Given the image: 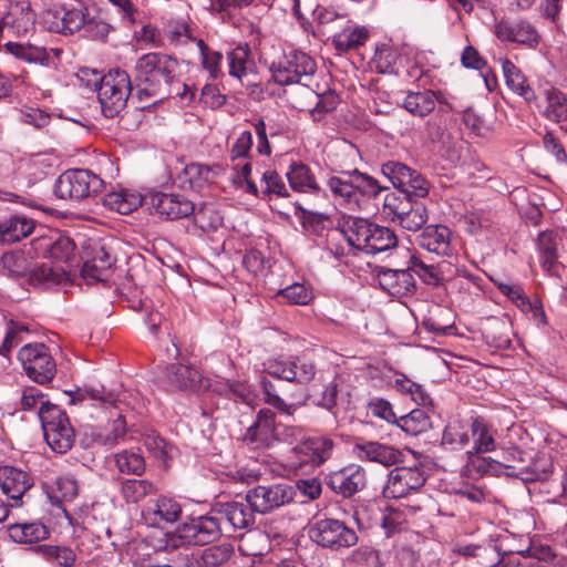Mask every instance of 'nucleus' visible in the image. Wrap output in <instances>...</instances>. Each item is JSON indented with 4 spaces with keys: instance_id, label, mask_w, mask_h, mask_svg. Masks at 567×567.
<instances>
[{
    "instance_id": "nucleus-45",
    "label": "nucleus",
    "mask_w": 567,
    "mask_h": 567,
    "mask_svg": "<svg viewBox=\"0 0 567 567\" xmlns=\"http://www.w3.org/2000/svg\"><path fill=\"white\" fill-rule=\"evenodd\" d=\"M34 549L53 567H73L75 565L76 554L70 547L38 545Z\"/></svg>"
},
{
    "instance_id": "nucleus-34",
    "label": "nucleus",
    "mask_w": 567,
    "mask_h": 567,
    "mask_svg": "<svg viewBox=\"0 0 567 567\" xmlns=\"http://www.w3.org/2000/svg\"><path fill=\"white\" fill-rule=\"evenodd\" d=\"M34 220L24 216H12L0 221V245L13 244L31 235Z\"/></svg>"
},
{
    "instance_id": "nucleus-30",
    "label": "nucleus",
    "mask_w": 567,
    "mask_h": 567,
    "mask_svg": "<svg viewBox=\"0 0 567 567\" xmlns=\"http://www.w3.org/2000/svg\"><path fill=\"white\" fill-rule=\"evenodd\" d=\"M70 280V270L63 266L44 262L30 270L29 281L33 286L52 288L65 285Z\"/></svg>"
},
{
    "instance_id": "nucleus-55",
    "label": "nucleus",
    "mask_w": 567,
    "mask_h": 567,
    "mask_svg": "<svg viewBox=\"0 0 567 567\" xmlns=\"http://www.w3.org/2000/svg\"><path fill=\"white\" fill-rule=\"evenodd\" d=\"M352 567H383L380 551L370 545H360L346 559Z\"/></svg>"
},
{
    "instance_id": "nucleus-2",
    "label": "nucleus",
    "mask_w": 567,
    "mask_h": 567,
    "mask_svg": "<svg viewBox=\"0 0 567 567\" xmlns=\"http://www.w3.org/2000/svg\"><path fill=\"white\" fill-rule=\"evenodd\" d=\"M278 442L293 445L289 451L290 465L293 467L319 466L332 455L334 443L324 436L307 437L305 429L297 425L278 424Z\"/></svg>"
},
{
    "instance_id": "nucleus-23",
    "label": "nucleus",
    "mask_w": 567,
    "mask_h": 567,
    "mask_svg": "<svg viewBox=\"0 0 567 567\" xmlns=\"http://www.w3.org/2000/svg\"><path fill=\"white\" fill-rule=\"evenodd\" d=\"M379 286L393 297H404L415 291V280L406 269H390L381 267L377 270Z\"/></svg>"
},
{
    "instance_id": "nucleus-50",
    "label": "nucleus",
    "mask_w": 567,
    "mask_h": 567,
    "mask_svg": "<svg viewBox=\"0 0 567 567\" xmlns=\"http://www.w3.org/2000/svg\"><path fill=\"white\" fill-rule=\"evenodd\" d=\"M396 245L398 238L392 229L374 224L369 238V246L365 247L363 252L377 255L395 248Z\"/></svg>"
},
{
    "instance_id": "nucleus-46",
    "label": "nucleus",
    "mask_w": 567,
    "mask_h": 567,
    "mask_svg": "<svg viewBox=\"0 0 567 567\" xmlns=\"http://www.w3.org/2000/svg\"><path fill=\"white\" fill-rule=\"evenodd\" d=\"M257 1L258 0H208L207 10L224 22H230L239 11L256 4Z\"/></svg>"
},
{
    "instance_id": "nucleus-6",
    "label": "nucleus",
    "mask_w": 567,
    "mask_h": 567,
    "mask_svg": "<svg viewBox=\"0 0 567 567\" xmlns=\"http://www.w3.org/2000/svg\"><path fill=\"white\" fill-rule=\"evenodd\" d=\"M327 185L336 199L351 206L358 205L359 195L375 197L383 189L375 178L357 168L329 177Z\"/></svg>"
},
{
    "instance_id": "nucleus-47",
    "label": "nucleus",
    "mask_w": 567,
    "mask_h": 567,
    "mask_svg": "<svg viewBox=\"0 0 567 567\" xmlns=\"http://www.w3.org/2000/svg\"><path fill=\"white\" fill-rule=\"evenodd\" d=\"M250 49L248 44L237 45L227 53L228 74L239 81L248 74L252 61L250 60Z\"/></svg>"
},
{
    "instance_id": "nucleus-36",
    "label": "nucleus",
    "mask_w": 567,
    "mask_h": 567,
    "mask_svg": "<svg viewBox=\"0 0 567 567\" xmlns=\"http://www.w3.org/2000/svg\"><path fill=\"white\" fill-rule=\"evenodd\" d=\"M9 537L18 544H34L50 536V529L41 522L17 523L8 527Z\"/></svg>"
},
{
    "instance_id": "nucleus-16",
    "label": "nucleus",
    "mask_w": 567,
    "mask_h": 567,
    "mask_svg": "<svg viewBox=\"0 0 567 567\" xmlns=\"http://www.w3.org/2000/svg\"><path fill=\"white\" fill-rule=\"evenodd\" d=\"M327 486L336 494L351 497L367 485V472L358 464H350L326 476Z\"/></svg>"
},
{
    "instance_id": "nucleus-27",
    "label": "nucleus",
    "mask_w": 567,
    "mask_h": 567,
    "mask_svg": "<svg viewBox=\"0 0 567 567\" xmlns=\"http://www.w3.org/2000/svg\"><path fill=\"white\" fill-rule=\"evenodd\" d=\"M451 230L444 225H429L417 236L421 248L439 256H451Z\"/></svg>"
},
{
    "instance_id": "nucleus-52",
    "label": "nucleus",
    "mask_w": 567,
    "mask_h": 567,
    "mask_svg": "<svg viewBox=\"0 0 567 567\" xmlns=\"http://www.w3.org/2000/svg\"><path fill=\"white\" fill-rule=\"evenodd\" d=\"M441 264H427L421 256L412 255L409 260L411 274L414 272L426 285L439 286L443 281Z\"/></svg>"
},
{
    "instance_id": "nucleus-8",
    "label": "nucleus",
    "mask_w": 567,
    "mask_h": 567,
    "mask_svg": "<svg viewBox=\"0 0 567 567\" xmlns=\"http://www.w3.org/2000/svg\"><path fill=\"white\" fill-rule=\"evenodd\" d=\"M103 179L89 169L75 168L62 173L54 184V194L61 199L80 202L100 193Z\"/></svg>"
},
{
    "instance_id": "nucleus-22",
    "label": "nucleus",
    "mask_w": 567,
    "mask_h": 567,
    "mask_svg": "<svg viewBox=\"0 0 567 567\" xmlns=\"http://www.w3.org/2000/svg\"><path fill=\"white\" fill-rule=\"evenodd\" d=\"M354 452L361 461L378 463L385 467L402 463L404 457L399 449L378 441L357 443Z\"/></svg>"
},
{
    "instance_id": "nucleus-41",
    "label": "nucleus",
    "mask_w": 567,
    "mask_h": 567,
    "mask_svg": "<svg viewBox=\"0 0 567 567\" xmlns=\"http://www.w3.org/2000/svg\"><path fill=\"white\" fill-rule=\"evenodd\" d=\"M126 434V422L122 415L112 422L110 429H90V441L85 443L86 446L97 444L102 446H114Z\"/></svg>"
},
{
    "instance_id": "nucleus-44",
    "label": "nucleus",
    "mask_w": 567,
    "mask_h": 567,
    "mask_svg": "<svg viewBox=\"0 0 567 567\" xmlns=\"http://www.w3.org/2000/svg\"><path fill=\"white\" fill-rule=\"evenodd\" d=\"M396 425L408 435H420L432 427L429 413L423 409H414L410 413L398 419Z\"/></svg>"
},
{
    "instance_id": "nucleus-59",
    "label": "nucleus",
    "mask_w": 567,
    "mask_h": 567,
    "mask_svg": "<svg viewBox=\"0 0 567 567\" xmlns=\"http://www.w3.org/2000/svg\"><path fill=\"white\" fill-rule=\"evenodd\" d=\"M259 383L267 404L286 415H292L296 412L297 405L286 403L285 400L278 395L276 385L270 380L262 377Z\"/></svg>"
},
{
    "instance_id": "nucleus-33",
    "label": "nucleus",
    "mask_w": 567,
    "mask_h": 567,
    "mask_svg": "<svg viewBox=\"0 0 567 567\" xmlns=\"http://www.w3.org/2000/svg\"><path fill=\"white\" fill-rule=\"evenodd\" d=\"M113 259L103 246L93 248V256L84 261L82 277L89 281H105L111 272Z\"/></svg>"
},
{
    "instance_id": "nucleus-35",
    "label": "nucleus",
    "mask_w": 567,
    "mask_h": 567,
    "mask_svg": "<svg viewBox=\"0 0 567 567\" xmlns=\"http://www.w3.org/2000/svg\"><path fill=\"white\" fill-rule=\"evenodd\" d=\"M286 176L296 192L318 194L321 189L310 167L302 162H293Z\"/></svg>"
},
{
    "instance_id": "nucleus-9",
    "label": "nucleus",
    "mask_w": 567,
    "mask_h": 567,
    "mask_svg": "<svg viewBox=\"0 0 567 567\" xmlns=\"http://www.w3.org/2000/svg\"><path fill=\"white\" fill-rule=\"evenodd\" d=\"M41 424L44 440L53 452L64 454L72 449L75 432L63 410L59 406L42 408Z\"/></svg>"
},
{
    "instance_id": "nucleus-60",
    "label": "nucleus",
    "mask_w": 567,
    "mask_h": 567,
    "mask_svg": "<svg viewBox=\"0 0 567 567\" xmlns=\"http://www.w3.org/2000/svg\"><path fill=\"white\" fill-rule=\"evenodd\" d=\"M427 219L426 207L422 203L413 202L400 218L399 224L410 231H417L426 224Z\"/></svg>"
},
{
    "instance_id": "nucleus-28",
    "label": "nucleus",
    "mask_w": 567,
    "mask_h": 567,
    "mask_svg": "<svg viewBox=\"0 0 567 567\" xmlns=\"http://www.w3.org/2000/svg\"><path fill=\"white\" fill-rule=\"evenodd\" d=\"M537 249L543 269L550 276L560 277L564 266L558 261V236L553 230L542 231L537 237Z\"/></svg>"
},
{
    "instance_id": "nucleus-1",
    "label": "nucleus",
    "mask_w": 567,
    "mask_h": 567,
    "mask_svg": "<svg viewBox=\"0 0 567 567\" xmlns=\"http://www.w3.org/2000/svg\"><path fill=\"white\" fill-rule=\"evenodd\" d=\"M179 69L177 59L163 52L141 55L134 65L133 82L136 99L142 102L150 97L163 99L171 95Z\"/></svg>"
},
{
    "instance_id": "nucleus-11",
    "label": "nucleus",
    "mask_w": 567,
    "mask_h": 567,
    "mask_svg": "<svg viewBox=\"0 0 567 567\" xmlns=\"http://www.w3.org/2000/svg\"><path fill=\"white\" fill-rule=\"evenodd\" d=\"M18 358L27 375L34 382L44 384L54 378L56 365L43 343L25 344L19 350Z\"/></svg>"
},
{
    "instance_id": "nucleus-7",
    "label": "nucleus",
    "mask_w": 567,
    "mask_h": 567,
    "mask_svg": "<svg viewBox=\"0 0 567 567\" xmlns=\"http://www.w3.org/2000/svg\"><path fill=\"white\" fill-rule=\"evenodd\" d=\"M264 367L267 375L299 385L310 383L317 374L315 360L307 353L271 359Z\"/></svg>"
},
{
    "instance_id": "nucleus-12",
    "label": "nucleus",
    "mask_w": 567,
    "mask_h": 567,
    "mask_svg": "<svg viewBox=\"0 0 567 567\" xmlns=\"http://www.w3.org/2000/svg\"><path fill=\"white\" fill-rule=\"evenodd\" d=\"M293 493L287 484L258 485L247 492V499L256 513L267 514L291 502Z\"/></svg>"
},
{
    "instance_id": "nucleus-17",
    "label": "nucleus",
    "mask_w": 567,
    "mask_h": 567,
    "mask_svg": "<svg viewBox=\"0 0 567 567\" xmlns=\"http://www.w3.org/2000/svg\"><path fill=\"white\" fill-rule=\"evenodd\" d=\"M6 51L17 59L28 63H38L45 68H58L61 62L63 50L60 48H45L32 43H6Z\"/></svg>"
},
{
    "instance_id": "nucleus-29",
    "label": "nucleus",
    "mask_w": 567,
    "mask_h": 567,
    "mask_svg": "<svg viewBox=\"0 0 567 567\" xmlns=\"http://www.w3.org/2000/svg\"><path fill=\"white\" fill-rule=\"evenodd\" d=\"M374 224L363 218H349L341 230L336 229L332 236L344 238L349 246L364 251L369 246V238L371 236L372 227Z\"/></svg>"
},
{
    "instance_id": "nucleus-58",
    "label": "nucleus",
    "mask_w": 567,
    "mask_h": 567,
    "mask_svg": "<svg viewBox=\"0 0 567 567\" xmlns=\"http://www.w3.org/2000/svg\"><path fill=\"white\" fill-rule=\"evenodd\" d=\"M412 203V197L402 190L399 194L388 193L383 200V213L392 220L399 221Z\"/></svg>"
},
{
    "instance_id": "nucleus-51",
    "label": "nucleus",
    "mask_w": 567,
    "mask_h": 567,
    "mask_svg": "<svg viewBox=\"0 0 567 567\" xmlns=\"http://www.w3.org/2000/svg\"><path fill=\"white\" fill-rule=\"evenodd\" d=\"M503 72L509 89L523 96L527 102L536 99L534 90L526 83L525 76L513 62L505 60L503 62Z\"/></svg>"
},
{
    "instance_id": "nucleus-43",
    "label": "nucleus",
    "mask_w": 567,
    "mask_h": 567,
    "mask_svg": "<svg viewBox=\"0 0 567 567\" xmlns=\"http://www.w3.org/2000/svg\"><path fill=\"white\" fill-rule=\"evenodd\" d=\"M156 492V485L148 480H124L120 486V493L127 504H137Z\"/></svg>"
},
{
    "instance_id": "nucleus-37",
    "label": "nucleus",
    "mask_w": 567,
    "mask_h": 567,
    "mask_svg": "<svg viewBox=\"0 0 567 567\" xmlns=\"http://www.w3.org/2000/svg\"><path fill=\"white\" fill-rule=\"evenodd\" d=\"M471 439L473 441V449L467 451L470 456L495 450L493 427L482 416L472 417Z\"/></svg>"
},
{
    "instance_id": "nucleus-21",
    "label": "nucleus",
    "mask_w": 567,
    "mask_h": 567,
    "mask_svg": "<svg viewBox=\"0 0 567 567\" xmlns=\"http://www.w3.org/2000/svg\"><path fill=\"white\" fill-rule=\"evenodd\" d=\"M150 199L155 213L168 220L186 218L195 210L193 202L179 194L155 193Z\"/></svg>"
},
{
    "instance_id": "nucleus-24",
    "label": "nucleus",
    "mask_w": 567,
    "mask_h": 567,
    "mask_svg": "<svg viewBox=\"0 0 567 567\" xmlns=\"http://www.w3.org/2000/svg\"><path fill=\"white\" fill-rule=\"evenodd\" d=\"M495 35L501 41L534 45L538 42L536 29L527 21L502 19L495 24Z\"/></svg>"
},
{
    "instance_id": "nucleus-14",
    "label": "nucleus",
    "mask_w": 567,
    "mask_h": 567,
    "mask_svg": "<svg viewBox=\"0 0 567 567\" xmlns=\"http://www.w3.org/2000/svg\"><path fill=\"white\" fill-rule=\"evenodd\" d=\"M276 413L270 409H260L254 423L248 426L244 435V442L251 449H269L277 441Z\"/></svg>"
},
{
    "instance_id": "nucleus-39",
    "label": "nucleus",
    "mask_w": 567,
    "mask_h": 567,
    "mask_svg": "<svg viewBox=\"0 0 567 567\" xmlns=\"http://www.w3.org/2000/svg\"><path fill=\"white\" fill-rule=\"evenodd\" d=\"M235 556L231 543L224 542L204 548L197 559L199 567H225Z\"/></svg>"
},
{
    "instance_id": "nucleus-15",
    "label": "nucleus",
    "mask_w": 567,
    "mask_h": 567,
    "mask_svg": "<svg viewBox=\"0 0 567 567\" xmlns=\"http://www.w3.org/2000/svg\"><path fill=\"white\" fill-rule=\"evenodd\" d=\"M2 25L7 31L14 35L27 34L35 24V12L32 9L30 0H8L2 10Z\"/></svg>"
},
{
    "instance_id": "nucleus-10",
    "label": "nucleus",
    "mask_w": 567,
    "mask_h": 567,
    "mask_svg": "<svg viewBox=\"0 0 567 567\" xmlns=\"http://www.w3.org/2000/svg\"><path fill=\"white\" fill-rule=\"evenodd\" d=\"M310 538L321 546L331 550L350 548L358 543L357 532L347 526L344 522L334 518H322L317 520L309 530Z\"/></svg>"
},
{
    "instance_id": "nucleus-20",
    "label": "nucleus",
    "mask_w": 567,
    "mask_h": 567,
    "mask_svg": "<svg viewBox=\"0 0 567 567\" xmlns=\"http://www.w3.org/2000/svg\"><path fill=\"white\" fill-rule=\"evenodd\" d=\"M33 245L38 254L48 256L58 262L71 265L75 259L73 240L59 233L50 236L41 235L33 240Z\"/></svg>"
},
{
    "instance_id": "nucleus-25",
    "label": "nucleus",
    "mask_w": 567,
    "mask_h": 567,
    "mask_svg": "<svg viewBox=\"0 0 567 567\" xmlns=\"http://www.w3.org/2000/svg\"><path fill=\"white\" fill-rule=\"evenodd\" d=\"M33 486V480L29 473L14 466L0 467V487L3 494L19 506V502L25 492Z\"/></svg>"
},
{
    "instance_id": "nucleus-42",
    "label": "nucleus",
    "mask_w": 567,
    "mask_h": 567,
    "mask_svg": "<svg viewBox=\"0 0 567 567\" xmlns=\"http://www.w3.org/2000/svg\"><path fill=\"white\" fill-rule=\"evenodd\" d=\"M433 90L409 92L403 101V107L412 115L425 117L435 110Z\"/></svg>"
},
{
    "instance_id": "nucleus-40",
    "label": "nucleus",
    "mask_w": 567,
    "mask_h": 567,
    "mask_svg": "<svg viewBox=\"0 0 567 567\" xmlns=\"http://www.w3.org/2000/svg\"><path fill=\"white\" fill-rule=\"evenodd\" d=\"M104 206L122 215H128L142 204V196L128 189L111 192L104 197Z\"/></svg>"
},
{
    "instance_id": "nucleus-57",
    "label": "nucleus",
    "mask_w": 567,
    "mask_h": 567,
    "mask_svg": "<svg viewBox=\"0 0 567 567\" xmlns=\"http://www.w3.org/2000/svg\"><path fill=\"white\" fill-rule=\"evenodd\" d=\"M276 298L289 305H308L313 299L312 289L300 282H295L292 285L287 286L284 289H280Z\"/></svg>"
},
{
    "instance_id": "nucleus-26",
    "label": "nucleus",
    "mask_w": 567,
    "mask_h": 567,
    "mask_svg": "<svg viewBox=\"0 0 567 567\" xmlns=\"http://www.w3.org/2000/svg\"><path fill=\"white\" fill-rule=\"evenodd\" d=\"M182 515V506L178 502L161 497L142 511V517L146 525L163 528L166 524L177 522Z\"/></svg>"
},
{
    "instance_id": "nucleus-32",
    "label": "nucleus",
    "mask_w": 567,
    "mask_h": 567,
    "mask_svg": "<svg viewBox=\"0 0 567 567\" xmlns=\"http://www.w3.org/2000/svg\"><path fill=\"white\" fill-rule=\"evenodd\" d=\"M167 383L177 390H195L200 381V372L193 365L172 363L165 368Z\"/></svg>"
},
{
    "instance_id": "nucleus-63",
    "label": "nucleus",
    "mask_w": 567,
    "mask_h": 567,
    "mask_svg": "<svg viewBox=\"0 0 567 567\" xmlns=\"http://www.w3.org/2000/svg\"><path fill=\"white\" fill-rule=\"evenodd\" d=\"M309 93L316 99L313 109L310 110L313 118H320L322 115L332 112L340 103V99L334 91L318 93L313 89H309Z\"/></svg>"
},
{
    "instance_id": "nucleus-61",
    "label": "nucleus",
    "mask_w": 567,
    "mask_h": 567,
    "mask_svg": "<svg viewBox=\"0 0 567 567\" xmlns=\"http://www.w3.org/2000/svg\"><path fill=\"white\" fill-rule=\"evenodd\" d=\"M197 45L200 50L202 65L213 79L223 76L221 62L223 54L219 51L210 49L204 40H198Z\"/></svg>"
},
{
    "instance_id": "nucleus-31",
    "label": "nucleus",
    "mask_w": 567,
    "mask_h": 567,
    "mask_svg": "<svg viewBox=\"0 0 567 567\" xmlns=\"http://www.w3.org/2000/svg\"><path fill=\"white\" fill-rule=\"evenodd\" d=\"M55 19L50 24V30L63 34H73L74 32L84 28L86 22V14L82 8L62 7L60 10L48 12Z\"/></svg>"
},
{
    "instance_id": "nucleus-38",
    "label": "nucleus",
    "mask_w": 567,
    "mask_h": 567,
    "mask_svg": "<svg viewBox=\"0 0 567 567\" xmlns=\"http://www.w3.org/2000/svg\"><path fill=\"white\" fill-rule=\"evenodd\" d=\"M472 417L467 421L453 420L443 431L442 444L451 450H461L471 442Z\"/></svg>"
},
{
    "instance_id": "nucleus-62",
    "label": "nucleus",
    "mask_w": 567,
    "mask_h": 567,
    "mask_svg": "<svg viewBox=\"0 0 567 567\" xmlns=\"http://www.w3.org/2000/svg\"><path fill=\"white\" fill-rule=\"evenodd\" d=\"M115 464L121 473L142 475L145 471L144 457L135 452L122 451L115 455Z\"/></svg>"
},
{
    "instance_id": "nucleus-4",
    "label": "nucleus",
    "mask_w": 567,
    "mask_h": 567,
    "mask_svg": "<svg viewBox=\"0 0 567 567\" xmlns=\"http://www.w3.org/2000/svg\"><path fill=\"white\" fill-rule=\"evenodd\" d=\"M97 99L105 117L117 116L126 106L130 96L136 97L134 82L128 73L121 69L111 70L95 82Z\"/></svg>"
},
{
    "instance_id": "nucleus-64",
    "label": "nucleus",
    "mask_w": 567,
    "mask_h": 567,
    "mask_svg": "<svg viewBox=\"0 0 567 567\" xmlns=\"http://www.w3.org/2000/svg\"><path fill=\"white\" fill-rule=\"evenodd\" d=\"M381 172L395 188L402 190L411 176L412 168L403 163L389 161L382 165Z\"/></svg>"
},
{
    "instance_id": "nucleus-48",
    "label": "nucleus",
    "mask_w": 567,
    "mask_h": 567,
    "mask_svg": "<svg viewBox=\"0 0 567 567\" xmlns=\"http://www.w3.org/2000/svg\"><path fill=\"white\" fill-rule=\"evenodd\" d=\"M214 178L213 167L192 163L185 166L179 179L183 185H187L192 189L199 190Z\"/></svg>"
},
{
    "instance_id": "nucleus-49",
    "label": "nucleus",
    "mask_w": 567,
    "mask_h": 567,
    "mask_svg": "<svg viewBox=\"0 0 567 567\" xmlns=\"http://www.w3.org/2000/svg\"><path fill=\"white\" fill-rule=\"evenodd\" d=\"M402 61L403 58L399 52L388 45L379 48L373 56L375 70L380 74H395L402 76V71L399 68Z\"/></svg>"
},
{
    "instance_id": "nucleus-3",
    "label": "nucleus",
    "mask_w": 567,
    "mask_h": 567,
    "mask_svg": "<svg viewBox=\"0 0 567 567\" xmlns=\"http://www.w3.org/2000/svg\"><path fill=\"white\" fill-rule=\"evenodd\" d=\"M223 535L221 518L214 513L192 517L178 525L174 532L166 534V547L177 549L184 545L204 546L217 540Z\"/></svg>"
},
{
    "instance_id": "nucleus-54",
    "label": "nucleus",
    "mask_w": 567,
    "mask_h": 567,
    "mask_svg": "<svg viewBox=\"0 0 567 567\" xmlns=\"http://www.w3.org/2000/svg\"><path fill=\"white\" fill-rule=\"evenodd\" d=\"M547 105L543 115L555 123L567 120V96L557 89L546 91Z\"/></svg>"
},
{
    "instance_id": "nucleus-13",
    "label": "nucleus",
    "mask_w": 567,
    "mask_h": 567,
    "mask_svg": "<svg viewBox=\"0 0 567 567\" xmlns=\"http://www.w3.org/2000/svg\"><path fill=\"white\" fill-rule=\"evenodd\" d=\"M425 482L426 475L422 466L395 467L389 474L383 494L390 498L405 497L424 486Z\"/></svg>"
},
{
    "instance_id": "nucleus-53",
    "label": "nucleus",
    "mask_w": 567,
    "mask_h": 567,
    "mask_svg": "<svg viewBox=\"0 0 567 567\" xmlns=\"http://www.w3.org/2000/svg\"><path fill=\"white\" fill-rule=\"evenodd\" d=\"M369 38L367 29L355 27L343 29L332 38V44L340 53L357 49L365 43Z\"/></svg>"
},
{
    "instance_id": "nucleus-19",
    "label": "nucleus",
    "mask_w": 567,
    "mask_h": 567,
    "mask_svg": "<svg viewBox=\"0 0 567 567\" xmlns=\"http://www.w3.org/2000/svg\"><path fill=\"white\" fill-rule=\"evenodd\" d=\"M214 513L219 514L221 522L228 523L234 530L245 529L255 524L256 511L248 502L247 495L240 499L216 502Z\"/></svg>"
},
{
    "instance_id": "nucleus-56",
    "label": "nucleus",
    "mask_w": 567,
    "mask_h": 567,
    "mask_svg": "<svg viewBox=\"0 0 567 567\" xmlns=\"http://www.w3.org/2000/svg\"><path fill=\"white\" fill-rule=\"evenodd\" d=\"M1 271L12 278L29 276V262L21 251H11L2 255L0 259Z\"/></svg>"
},
{
    "instance_id": "nucleus-18",
    "label": "nucleus",
    "mask_w": 567,
    "mask_h": 567,
    "mask_svg": "<svg viewBox=\"0 0 567 567\" xmlns=\"http://www.w3.org/2000/svg\"><path fill=\"white\" fill-rule=\"evenodd\" d=\"M296 215L299 217L301 225L307 233L317 237L327 236V248L336 258L340 259L346 255L343 247L336 246V248H332L330 246L332 241L338 239V236H332V231L336 229H332V220L328 215L307 210L301 206L297 207Z\"/></svg>"
},
{
    "instance_id": "nucleus-5",
    "label": "nucleus",
    "mask_w": 567,
    "mask_h": 567,
    "mask_svg": "<svg viewBox=\"0 0 567 567\" xmlns=\"http://www.w3.org/2000/svg\"><path fill=\"white\" fill-rule=\"evenodd\" d=\"M269 71L278 85L301 84L309 89L308 81L315 75L317 63L308 53L291 50L272 61Z\"/></svg>"
}]
</instances>
